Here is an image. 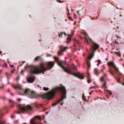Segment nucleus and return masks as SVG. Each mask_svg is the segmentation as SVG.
Wrapping results in <instances>:
<instances>
[{"label": "nucleus", "mask_w": 124, "mask_h": 124, "mask_svg": "<svg viewBox=\"0 0 124 124\" xmlns=\"http://www.w3.org/2000/svg\"><path fill=\"white\" fill-rule=\"evenodd\" d=\"M60 91L62 93L61 97L59 100L56 101L55 103L52 104L53 106H55L58 103L62 101L64 98H66V90L64 86L57 87L53 89L48 93L41 95V97L44 99L50 100L54 97L57 91Z\"/></svg>", "instance_id": "obj_1"}, {"label": "nucleus", "mask_w": 124, "mask_h": 124, "mask_svg": "<svg viewBox=\"0 0 124 124\" xmlns=\"http://www.w3.org/2000/svg\"><path fill=\"white\" fill-rule=\"evenodd\" d=\"M54 64L52 62H49L45 64L41 63L39 67L31 65L27 67V70L31 73L38 74L44 72L51 69Z\"/></svg>", "instance_id": "obj_2"}, {"label": "nucleus", "mask_w": 124, "mask_h": 124, "mask_svg": "<svg viewBox=\"0 0 124 124\" xmlns=\"http://www.w3.org/2000/svg\"><path fill=\"white\" fill-rule=\"evenodd\" d=\"M54 58L57 64L62 68L66 72L72 75L78 77L80 78L83 79L84 77L82 74H78L77 73H73L72 71V68L73 70L76 69V67L73 65H68L67 66H66V62H63L60 61L59 59L55 56H54Z\"/></svg>", "instance_id": "obj_3"}, {"label": "nucleus", "mask_w": 124, "mask_h": 124, "mask_svg": "<svg viewBox=\"0 0 124 124\" xmlns=\"http://www.w3.org/2000/svg\"><path fill=\"white\" fill-rule=\"evenodd\" d=\"M84 34L85 39V43H86L87 44H89V43L88 41L89 40L90 42L93 44V46L91 47V49L93 51V53L92 54H90L88 57L89 58L91 59L93 57L94 55L95 51L96 50L99 48V46L97 44L93 42L92 39L88 37L87 34L84 33Z\"/></svg>", "instance_id": "obj_4"}, {"label": "nucleus", "mask_w": 124, "mask_h": 124, "mask_svg": "<svg viewBox=\"0 0 124 124\" xmlns=\"http://www.w3.org/2000/svg\"><path fill=\"white\" fill-rule=\"evenodd\" d=\"M17 106L19 107V109L23 111L31 110L32 109V107L30 105H27L22 107H21L20 104H19Z\"/></svg>", "instance_id": "obj_5"}, {"label": "nucleus", "mask_w": 124, "mask_h": 124, "mask_svg": "<svg viewBox=\"0 0 124 124\" xmlns=\"http://www.w3.org/2000/svg\"><path fill=\"white\" fill-rule=\"evenodd\" d=\"M60 50L59 51L58 54L59 55H62L63 54V52L67 49H68L69 47H64L62 45H60L59 47Z\"/></svg>", "instance_id": "obj_6"}, {"label": "nucleus", "mask_w": 124, "mask_h": 124, "mask_svg": "<svg viewBox=\"0 0 124 124\" xmlns=\"http://www.w3.org/2000/svg\"><path fill=\"white\" fill-rule=\"evenodd\" d=\"M29 97L31 98H37L39 97V95L37 94L34 92L31 91Z\"/></svg>", "instance_id": "obj_7"}, {"label": "nucleus", "mask_w": 124, "mask_h": 124, "mask_svg": "<svg viewBox=\"0 0 124 124\" xmlns=\"http://www.w3.org/2000/svg\"><path fill=\"white\" fill-rule=\"evenodd\" d=\"M65 35V36L66 35V33L65 32H63V34ZM73 35V34L71 35L70 34L69 35H67V36H68V37L67 38V40L65 41V42L67 43V44H68L71 41V37Z\"/></svg>", "instance_id": "obj_8"}, {"label": "nucleus", "mask_w": 124, "mask_h": 124, "mask_svg": "<svg viewBox=\"0 0 124 124\" xmlns=\"http://www.w3.org/2000/svg\"><path fill=\"white\" fill-rule=\"evenodd\" d=\"M108 65L109 66H112L116 70V73H117V72L119 71L118 69L116 67V65L114 64L113 62H109L108 63Z\"/></svg>", "instance_id": "obj_9"}, {"label": "nucleus", "mask_w": 124, "mask_h": 124, "mask_svg": "<svg viewBox=\"0 0 124 124\" xmlns=\"http://www.w3.org/2000/svg\"><path fill=\"white\" fill-rule=\"evenodd\" d=\"M35 79V77L31 76L27 78V80L28 83H31L33 82Z\"/></svg>", "instance_id": "obj_10"}, {"label": "nucleus", "mask_w": 124, "mask_h": 124, "mask_svg": "<svg viewBox=\"0 0 124 124\" xmlns=\"http://www.w3.org/2000/svg\"><path fill=\"white\" fill-rule=\"evenodd\" d=\"M77 14L80 16H82L84 15V12L83 9L81 10H79L77 11Z\"/></svg>", "instance_id": "obj_11"}, {"label": "nucleus", "mask_w": 124, "mask_h": 124, "mask_svg": "<svg viewBox=\"0 0 124 124\" xmlns=\"http://www.w3.org/2000/svg\"><path fill=\"white\" fill-rule=\"evenodd\" d=\"M12 86L15 89L18 88L20 90L22 89V86L21 85H18L16 86L14 84H12Z\"/></svg>", "instance_id": "obj_12"}, {"label": "nucleus", "mask_w": 124, "mask_h": 124, "mask_svg": "<svg viewBox=\"0 0 124 124\" xmlns=\"http://www.w3.org/2000/svg\"><path fill=\"white\" fill-rule=\"evenodd\" d=\"M31 91L29 89H26L25 90V91L23 93V94H25L29 96V94Z\"/></svg>", "instance_id": "obj_13"}, {"label": "nucleus", "mask_w": 124, "mask_h": 124, "mask_svg": "<svg viewBox=\"0 0 124 124\" xmlns=\"http://www.w3.org/2000/svg\"><path fill=\"white\" fill-rule=\"evenodd\" d=\"M41 58L40 56H39L37 57L35 59L34 61L37 62L39 60H41Z\"/></svg>", "instance_id": "obj_14"}, {"label": "nucleus", "mask_w": 124, "mask_h": 124, "mask_svg": "<svg viewBox=\"0 0 124 124\" xmlns=\"http://www.w3.org/2000/svg\"><path fill=\"white\" fill-rule=\"evenodd\" d=\"M94 73L96 76H98L99 72L98 69L97 68H95L94 70Z\"/></svg>", "instance_id": "obj_15"}, {"label": "nucleus", "mask_w": 124, "mask_h": 124, "mask_svg": "<svg viewBox=\"0 0 124 124\" xmlns=\"http://www.w3.org/2000/svg\"><path fill=\"white\" fill-rule=\"evenodd\" d=\"M104 75L101 78V80L102 81H103L104 79H105L106 78L107 76V74L105 73H103Z\"/></svg>", "instance_id": "obj_16"}, {"label": "nucleus", "mask_w": 124, "mask_h": 124, "mask_svg": "<svg viewBox=\"0 0 124 124\" xmlns=\"http://www.w3.org/2000/svg\"><path fill=\"white\" fill-rule=\"evenodd\" d=\"M74 41L75 42V44L73 45V46L74 47H76V44L77 45H79V43L78 40H74Z\"/></svg>", "instance_id": "obj_17"}, {"label": "nucleus", "mask_w": 124, "mask_h": 124, "mask_svg": "<svg viewBox=\"0 0 124 124\" xmlns=\"http://www.w3.org/2000/svg\"><path fill=\"white\" fill-rule=\"evenodd\" d=\"M103 81V87L105 88H107L106 82V81Z\"/></svg>", "instance_id": "obj_18"}, {"label": "nucleus", "mask_w": 124, "mask_h": 124, "mask_svg": "<svg viewBox=\"0 0 124 124\" xmlns=\"http://www.w3.org/2000/svg\"><path fill=\"white\" fill-rule=\"evenodd\" d=\"M109 72L110 74L114 76V73L110 69H109Z\"/></svg>", "instance_id": "obj_19"}, {"label": "nucleus", "mask_w": 124, "mask_h": 124, "mask_svg": "<svg viewBox=\"0 0 124 124\" xmlns=\"http://www.w3.org/2000/svg\"><path fill=\"white\" fill-rule=\"evenodd\" d=\"M82 98L83 99L84 101H86V99L85 98V96L84 95V93H83L82 94Z\"/></svg>", "instance_id": "obj_20"}, {"label": "nucleus", "mask_w": 124, "mask_h": 124, "mask_svg": "<svg viewBox=\"0 0 124 124\" xmlns=\"http://www.w3.org/2000/svg\"><path fill=\"white\" fill-rule=\"evenodd\" d=\"M43 90L45 91H47L49 90V88L48 87H44L43 88Z\"/></svg>", "instance_id": "obj_21"}, {"label": "nucleus", "mask_w": 124, "mask_h": 124, "mask_svg": "<svg viewBox=\"0 0 124 124\" xmlns=\"http://www.w3.org/2000/svg\"><path fill=\"white\" fill-rule=\"evenodd\" d=\"M86 77L87 79H90V76L88 73L87 74Z\"/></svg>", "instance_id": "obj_22"}, {"label": "nucleus", "mask_w": 124, "mask_h": 124, "mask_svg": "<svg viewBox=\"0 0 124 124\" xmlns=\"http://www.w3.org/2000/svg\"><path fill=\"white\" fill-rule=\"evenodd\" d=\"M63 34V32H62L61 33L59 34V37L62 38V36Z\"/></svg>", "instance_id": "obj_23"}, {"label": "nucleus", "mask_w": 124, "mask_h": 124, "mask_svg": "<svg viewBox=\"0 0 124 124\" xmlns=\"http://www.w3.org/2000/svg\"><path fill=\"white\" fill-rule=\"evenodd\" d=\"M67 10L68 12V13L67 14V15H69L70 14V13H69V9H68V7H67Z\"/></svg>", "instance_id": "obj_24"}, {"label": "nucleus", "mask_w": 124, "mask_h": 124, "mask_svg": "<svg viewBox=\"0 0 124 124\" xmlns=\"http://www.w3.org/2000/svg\"><path fill=\"white\" fill-rule=\"evenodd\" d=\"M107 91L108 94H109V95L110 96L111 94V93L108 90H107Z\"/></svg>", "instance_id": "obj_25"}, {"label": "nucleus", "mask_w": 124, "mask_h": 124, "mask_svg": "<svg viewBox=\"0 0 124 124\" xmlns=\"http://www.w3.org/2000/svg\"><path fill=\"white\" fill-rule=\"evenodd\" d=\"M115 53L117 55L119 56H121V54L117 52H116Z\"/></svg>", "instance_id": "obj_26"}, {"label": "nucleus", "mask_w": 124, "mask_h": 124, "mask_svg": "<svg viewBox=\"0 0 124 124\" xmlns=\"http://www.w3.org/2000/svg\"><path fill=\"white\" fill-rule=\"evenodd\" d=\"M91 80L90 79H87V82L88 83H89L91 82Z\"/></svg>", "instance_id": "obj_27"}, {"label": "nucleus", "mask_w": 124, "mask_h": 124, "mask_svg": "<svg viewBox=\"0 0 124 124\" xmlns=\"http://www.w3.org/2000/svg\"><path fill=\"white\" fill-rule=\"evenodd\" d=\"M13 105L11 106L12 107H13L16 104V103L15 102H12Z\"/></svg>", "instance_id": "obj_28"}, {"label": "nucleus", "mask_w": 124, "mask_h": 124, "mask_svg": "<svg viewBox=\"0 0 124 124\" xmlns=\"http://www.w3.org/2000/svg\"><path fill=\"white\" fill-rule=\"evenodd\" d=\"M3 67H6L7 66V64L6 63H5L4 65H3Z\"/></svg>", "instance_id": "obj_29"}, {"label": "nucleus", "mask_w": 124, "mask_h": 124, "mask_svg": "<svg viewBox=\"0 0 124 124\" xmlns=\"http://www.w3.org/2000/svg\"><path fill=\"white\" fill-rule=\"evenodd\" d=\"M87 66H88V67L89 68L90 66V63H89V62H87Z\"/></svg>", "instance_id": "obj_30"}, {"label": "nucleus", "mask_w": 124, "mask_h": 124, "mask_svg": "<svg viewBox=\"0 0 124 124\" xmlns=\"http://www.w3.org/2000/svg\"><path fill=\"white\" fill-rule=\"evenodd\" d=\"M74 18H77V16L75 14H74Z\"/></svg>", "instance_id": "obj_31"}, {"label": "nucleus", "mask_w": 124, "mask_h": 124, "mask_svg": "<svg viewBox=\"0 0 124 124\" xmlns=\"http://www.w3.org/2000/svg\"><path fill=\"white\" fill-rule=\"evenodd\" d=\"M15 69H14L13 70L11 71V73H13L14 72V71H15Z\"/></svg>", "instance_id": "obj_32"}, {"label": "nucleus", "mask_w": 124, "mask_h": 124, "mask_svg": "<svg viewBox=\"0 0 124 124\" xmlns=\"http://www.w3.org/2000/svg\"><path fill=\"white\" fill-rule=\"evenodd\" d=\"M97 62H98L99 63H101V62L99 60H98L97 61Z\"/></svg>", "instance_id": "obj_33"}, {"label": "nucleus", "mask_w": 124, "mask_h": 124, "mask_svg": "<svg viewBox=\"0 0 124 124\" xmlns=\"http://www.w3.org/2000/svg\"><path fill=\"white\" fill-rule=\"evenodd\" d=\"M51 56V55L50 54H47V57H50Z\"/></svg>", "instance_id": "obj_34"}, {"label": "nucleus", "mask_w": 124, "mask_h": 124, "mask_svg": "<svg viewBox=\"0 0 124 124\" xmlns=\"http://www.w3.org/2000/svg\"><path fill=\"white\" fill-rule=\"evenodd\" d=\"M6 75L7 77H8V76L9 75L7 72L6 73Z\"/></svg>", "instance_id": "obj_35"}, {"label": "nucleus", "mask_w": 124, "mask_h": 124, "mask_svg": "<svg viewBox=\"0 0 124 124\" xmlns=\"http://www.w3.org/2000/svg\"><path fill=\"white\" fill-rule=\"evenodd\" d=\"M4 87V85H3L2 86H1L0 87V88L1 89L3 88Z\"/></svg>", "instance_id": "obj_36"}, {"label": "nucleus", "mask_w": 124, "mask_h": 124, "mask_svg": "<svg viewBox=\"0 0 124 124\" xmlns=\"http://www.w3.org/2000/svg\"><path fill=\"white\" fill-rule=\"evenodd\" d=\"M19 79V76H18L16 78V80H18Z\"/></svg>", "instance_id": "obj_37"}, {"label": "nucleus", "mask_w": 124, "mask_h": 124, "mask_svg": "<svg viewBox=\"0 0 124 124\" xmlns=\"http://www.w3.org/2000/svg\"><path fill=\"white\" fill-rule=\"evenodd\" d=\"M11 117L12 118H14L15 117V116L13 115L11 116Z\"/></svg>", "instance_id": "obj_38"}, {"label": "nucleus", "mask_w": 124, "mask_h": 124, "mask_svg": "<svg viewBox=\"0 0 124 124\" xmlns=\"http://www.w3.org/2000/svg\"><path fill=\"white\" fill-rule=\"evenodd\" d=\"M93 91H91L89 93V94L90 95H91L92 93H93Z\"/></svg>", "instance_id": "obj_39"}, {"label": "nucleus", "mask_w": 124, "mask_h": 124, "mask_svg": "<svg viewBox=\"0 0 124 124\" xmlns=\"http://www.w3.org/2000/svg\"><path fill=\"white\" fill-rule=\"evenodd\" d=\"M24 72V70H22L21 71V74H23V72Z\"/></svg>", "instance_id": "obj_40"}, {"label": "nucleus", "mask_w": 124, "mask_h": 124, "mask_svg": "<svg viewBox=\"0 0 124 124\" xmlns=\"http://www.w3.org/2000/svg\"><path fill=\"white\" fill-rule=\"evenodd\" d=\"M120 78H118L117 79V81L118 82H119V81H120Z\"/></svg>", "instance_id": "obj_41"}, {"label": "nucleus", "mask_w": 124, "mask_h": 124, "mask_svg": "<svg viewBox=\"0 0 124 124\" xmlns=\"http://www.w3.org/2000/svg\"><path fill=\"white\" fill-rule=\"evenodd\" d=\"M21 99H18L17 100L18 101H21Z\"/></svg>", "instance_id": "obj_42"}, {"label": "nucleus", "mask_w": 124, "mask_h": 124, "mask_svg": "<svg viewBox=\"0 0 124 124\" xmlns=\"http://www.w3.org/2000/svg\"><path fill=\"white\" fill-rule=\"evenodd\" d=\"M103 69H101V71L102 72H103Z\"/></svg>", "instance_id": "obj_43"}, {"label": "nucleus", "mask_w": 124, "mask_h": 124, "mask_svg": "<svg viewBox=\"0 0 124 124\" xmlns=\"http://www.w3.org/2000/svg\"><path fill=\"white\" fill-rule=\"evenodd\" d=\"M14 65H10V67H14Z\"/></svg>", "instance_id": "obj_44"}, {"label": "nucleus", "mask_w": 124, "mask_h": 124, "mask_svg": "<svg viewBox=\"0 0 124 124\" xmlns=\"http://www.w3.org/2000/svg\"><path fill=\"white\" fill-rule=\"evenodd\" d=\"M91 88H95V87H94V86H93V87H91Z\"/></svg>", "instance_id": "obj_45"}, {"label": "nucleus", "mask_w": 124, "mask_h": 124, "mask_svg": "<svg viewBox=\"0 0 124 124\" xmlns=\"http://www.w3.org/2000/svg\"><path fill=\"white\" fill-rule=\"evenodd\" d=\"M11 95L12 96H14V94H13L12 93H11Z\"/></svg>", "instance_id": "obj_46"}, {"label": "nucleus", "mask_w": 124, "mask_h": 124, "mask_svg": "<svg viewBox=\"0 0 124 124\" xmlns=\"http://www.w3.org/2000/svg\"><path fill=\"white\" fill-rule=\"evenodd\" d=\"M68 17H69V19H70V20H71V17L69 16Z\"/></svg>", "instance_id": "obj_47"}, {"label": "nucleus", "mask_w": 124, "mask_h": 124, "mask_svg": "<svg viewBox=\"0 0 124 124\" xmlns=\"http://www.w3.org/2000/svg\"><path fill=\"white\" fill-rule=\"evenodd\" d=\"M2 71V70H0V74L1 73V72Z\"/></svg>", "instance_id": "obj_48"}, {"label": "nucleus", "mask_w": 124, "mask_h": 124, "mask_svg": "<svg viewBox=\"0 0 124 124\" xmlns=\"http://www.w3.org/2000/svg\"><path fill=\"white\" fill-rule=\"evenodd\" d=\"M17 113L18 114H19L20 113V112H17Z\"/></svg>", "instance_id": "obj_49"}, {"label": "nucleus", "mask_w": 124, "mask_h": 124, "mask_svg": "<svg viewBox=\"0 0 124 124\" xmlns=\"http://www.w3.org/2000/svg\"><path fill=\"white\" fill-rule=\"evenodd\" d=\"M99 63H98L97 64V66H99Z\"/></svg>", "instance_id": "obj_50"}, {"label": "nucleus", "mask_w": 124, "mask_h": 124, "mask_svg": "<svg viewBox=\"0 0 124 124\" xmlns=\"http://www.w3.org/2000/svg\"><path fill=\"white\" fill-rule=\"evenodd\" d=\"M120 60L121 61H123V59H121Z\"/></svg>", "instance_id": "obj_51"}, {"label": "nucleus", "mask_w": 124, "mask_h": 124, "mask_svg": "<svg viewBox=\"0 0 124 124\" xmlns=\"http://www.w3.org/2000/svg\"><path fill=\"white\" fill-rule=\"evenodd\" d=\"M25 62V61H23V63H22V64H23Z\"/></svg>", "instance_id": "obj_52"}, {"label": "nucleus", "mask_w": 124, "mask_h": 124, "mask_svg": "<svg viewBox=\"0 0 124 124\" xmlns=\"http://www.w3.org/2000/svg\"><path fill=\"white\" fill-rule=\"evenodd\" d=\"M59 2H60V3H61L62 2L60 0H59Z\"/></svg>", "instance_id": "obj_53"}, {"label": "nucleus", "mask_w": 124, "mask_h": 124, "mask_svg": "<svg viewBox=\"0 0 124 124\" xmlns=\"http://www.w3.org/2000/svg\"><path fill=\"white\" fill-rule=\"evenodd\" d=\"M2 53V52L1 51H0V54H1Z\"/></svg>", "instance_id": "obj_54"}, {"label": "nucleus", "mask_w": 124, "mask_h": 124, "mask_svg": "<svg viewBox=\"0 0 124 124\" xmlns=\"http://www.w3.org/2000/svg\"><path fill=\"white\" fill-rule=\"evenodd\" d=\"M12 101H11V100H9V102H11Z\"/></svg>", "instance_id": "obj_55"}, {"label": "nucleus", "mask_w": 124, "mask_h": 124, "mask_svg": "<svg viewBox=\"0 0 124 124\" xmlns=\"http://www.w3.org/2000/svg\"><path fill=\"white\" fill-rule=\"evenodd\" d=\"M76 22H75L74 23V24L75 25L76 24Z\"/></svg>", "instance_id": "obj_56"}, {"label": "nucleus", "mask_w": 124, "mask_h": 124, "mask_svg": "<svg viewBox=\"0 0 124 124\" xmlns=\"http://www.w3.org/2000/svg\"><path fill=\"white\" fill-rule=\"evenodd\" d=\"M8 92H10V90L9 89H8Z\"/></svg>", "instance_id": "obj_57"}, {"label": "nucleus", "mask_w": 124, "mask_h": 124, "mask_svg": "<svg viewBox=\"0 0 124 124\" xmlns=\"http://www.w3.org/2000/svg\"><path fill=\"white\" fill-rule=\"evenodd\" d=\"M61 105H62V104H63V103H61Z\"/></svg>", "instance_id": "obj_58"}, {"label": "nucleus", "mask_w": 124, "mask_h": 124, "mask_svg": "<svg viewBox=\"0 0 124 124\" xmlns=\"http://www.w3.org/2000/svg\"><path fill=\"white\" fill-rule=\"evenodd\" d=\"M44 123H46V121H45L44 122Z\"/></svg>", "instance_id": "obj_59"}, {"label": "nucleus", "mask_w": 124, "mask_h": 124, "mask_svg": "<svg viewBox=\"0 0 124 124\" xmlns=\"http://www.w3.org/2000/svg\"><path fill=\"white\" fill-rule=\"evenodd\" d=\"M40 106H42V104H40Z\"/></svg>", "instance_id": "obj_60"}, {"label": "nucleus", "mask_w": 124, "mask_h": 124, "mask_svg": "<svg viewBox=\"0 0 124 124\" xmlns=\"http://www.w3.org/2000/svg\"><path fill=\"white\" fill-rule=\"evenodd\" d=\"M103 69H104L105 68V67H103Z\"/></svg>", "instance_id": "obj_61"}, {"label": "nucleus", "mask_w": 124, "mask_h": 124, "mask_svg": "<svg viewBox=\"0 0 124 124\" xmlns=\"http://www.w3.org/2000/svg\"><path fill=\"white\" fill-rule=\"evenodd\" d=\"M26 124V123H24V124Z\"/></svg>", "instance_id": "obj_62"}, {"label": "nucleus", "mask_w": 124, "mask_h": 124, "mask_svg": "<svg viewBox=\"0 0 124 124\" xmlns=\"http://www.w3.org/2000/svg\"><path fill=\"white\" fill-rule=\"evenodd\" d=\"M91 19H93L92 18H91Z\"/></svg>", "instance_id": "obj_63"}, {"label": "nucleus", "mask_w": 124, "mask_h": 124, "mask_svg": "<svg viewBox=\"0 0 124 124\" xmlns=\"http://www.w3.org/2000/svg\"><path fill=\"white\" fill-rule=\"evenodd\" d=\"M111 23H112V21H111Z\"/></svg>", "instance_id": "obj_64"}]
</instances>
